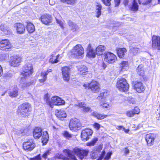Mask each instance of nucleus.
I'll list each match as a JSON object with an SVG mask.
<instances>
[{
  "instance_id": "obj_1",
  "label": "nucleus",
  "mask_w": 160,
  "mask_h": 160,
  "mask_svg": "<svg viewBox=\"0 0 160 160\" xmlns=\"http://www.w3.org/2000/svg\"><path fill=\"white\" fill-rule=\"evenodd\" d=\"M31 106L28 102H24L20 105L18 108L17 114L22 118L28 117L29 112L31 111Z\"/></svg>"
},
{
  "instance_id": "obj_2",
  "label": "nucleus",
  "mask_w": 160,
  "mask_h": 160,
  "mask_svg": "<svg viewBox=\"0 0 160 160\" xmlns=\"http://www.w3.org/2000/svg\"><path fill=\"white\" fill-rule=\"evenodd\" d=\"M117 88L120 91H127L129 88V85L126 79L123 78H118L117 84Z\"/></svg>"
},
{
  "instance_id": "obj_3",
  "label": "nucleus",
  "mask_w": 160,
  "mask_h": 160,
  "mask_svg": "<svg viewBox=\"0 0 160 160\" xmlns=\"http://www.w3.org/2000/svg\"><path fill=\"white\" fill-rule=\"evenodd\" d=\"M72 55L76 58H80L84 53V49L80 44H77L72 50Z\"/></svg>"
},
{
  "instance_id": "obj_4",
  "label": "nucleus",
  "mask_w": 160,
  "mask_h": 160,
  "mask_svg": "<svg viewBox=\"0 0 160 160\" xmlns=\"http://www.w3.org/2000/svg\"><path fill=\"white\" fill-rule=\"evenodd\" d=\"M33 72L32 64L28 62L26 63L23 66V71L21 74L24 77H27L31 75Z\"/></svg>"
},
{
  "instance_id": "obj_5",
  "label": "nucleus",
  "mask_w": 160,
  "mask_h": 160,
  "mask_svg": "<svg viewBox=\"0 0 160 160\" xmlns=\"http://www.w3.org/2000/svg\"><path fill=\"white\" fill-rule=\"evenodd\" d=\"M83 86L86 88L90 89L93 92H97L100 90L98 83L95 81H92L90 83L85 84Z\"/></svg>"
},
{
  "instance_id": "obj_6",
  "label": "nucleus",
  "mask_w": 160,
  "mask_h": 160,
  "mask_svg": "<svg viewBox=\"0 0 160 160\" xmlns=\"http://www.w3.org/2000/svg\"><path fill=\"white\" fill-rule=\"evenodd\" d=\"M104 61L108 63H112L115 62L117 59L116 56L113 53L107 52L104 53Z\"/></svg>"
},
{
  "instance_id": "obj_7",
  "label": "nucleus",
  "mask_w": 160,
  "mask_h": 160,
  "mask_svg": "<svg viewBox=\"0 0 160 160\" xmlns=\"http://www.w3.org/2000/svg\"><path fill=\"white\" fill-rule=\"evenodd\" d=\"M93 133L92 131L90 129H86L82 131L81 138L83 141H86L90 138Z\"/></svg>"
},
{
  "instance_id": "obj_8",
  "label": "nucleus",
  "mask_w": 160,
  "mask_h": 160,
  "mask_svg": "<svg viewBox=\"0 0 160 160\" xmlns=\"http://www.w3.org/2000/svg\"><path fill=\"white\" fill-rule=\"evenodd\" d=\"M22 61L21 57L19 55L12 56L10 60V65L14 67L18 66Z\"/></svg>"
},
{
  "instance_id": "obj_9",
  "label": "nucleus",
  "mask_w": 160,
  "mask_h": 160,
  "mask_svg": "<svg viewBox=\"0 0 160 160\" xmlns=\"http://www.w3.org/2000/svg\"><path fill=\"white\" fill-rule=\"evenodd\" d=\"M81 127L79 120L77 118H72L69 123V128L71 130H76Z\"/></svg>"
},
{
  "instance_id": "obj_10",
  "label": "nucleus",
  "mask_w": 160,
  "mask_h": 160,
  "mask_svg": "<svg viewBox=\"0 0 160 160\" xmlns=\"http://www.w3.org/2000/svg\"><path fill=\"white\" fill-rule=\"evenodd\" d=\"M35 147V144L32 139H29L27 142H24L23 144V149L28 151H31Z\"/></svg>"
},
{
  "instance_id": "obj_11",
  "label": "nucleus",
  "mask_w": 160,
  "mask_h": 160,
  "mask_svg": "<svg viewBox=\"0 0 160 160\" xmlns=\"http://www.w3.org/2000/svg\"><path fill=\"white\" fill-rule=\"evenodd\" d=\"M41 22L45 25H49L52 22V16L49 14H44L41 17Z\"/></svg>"
},
{
  "instance_id": "obj_12",
  "label": "nucleus",
  "mask_w": 160,
  "mask_h": 160,
  "mask_svg": "<svg viewBox=\"0 0 160 160\" xmlns=\"http://www.w3.org/2000/svg\"><path fill=\"white\" fill-rule=\"evenodd\" d=\"M152 46L154 49L160 50V37L153 36L152 38Z\"/></svg>"
},
{
  "instance_id": "obj_13",
  "label": "nucleus",
  "mask_w": 160,
  "mask_h": 160,
  "mask_svg": "<svg viewBox=\"0 0 160 160\" xmlns=\"http://www.w3.org/2000/svg\"><path fill=\"white\" fill-rule=\"evenodd\" d=\"M62 71L63 80L67 82L68 81L70 77L69 68L67 67H63L62 69Z\"/></svg>"
},
{
  "instance_id": "obj_14",
  "label": "nucleus",
  "mask_w": 160,
  "mask_h": 160,
  "mask_svg": "<svg viewBox=\"0 0 160 160\" xmlns=\"http://www.w3.org/2000/svg\"><path fill=\"white\" fill-rule=\"evenodd\" d=\"M73 151L81 159H83L88 153V152L85 150H81L77 148H74Z\"/></svg>"
},
{
  "instance_id": "obj_15",
  "label": "nucleus",
  "mask_w": 160,
  "mask_h": 160,
  "mask_svg": "<svg viewBox=\"0 0 160 160\" xmlns=\"http://www.w3.org/2000/svg\"><path fill=\"white\" fill-rule=\"evenodd\" d=\"M52 106L53 105H61L64 104L65 103L64 100L56 96L52 97Z\"/></svg>"
},
{
  "instance_id": "obj_16",
  "label": "nucleus",
  "mask_w": 160,
  "mask_h": 160,
  "mask_svg": "<svg viewBox=\"0 0 160 160\" xmlns=\"http://www.w3.org/2000/svg\"><path fill=\"white\" fill-rule=\"evenodd\" d=\"M11 47V44L8 40L5 39L0 41V49L5 50Z\"/></svg>"
},
{
  "instance_id": "obj_17",
  "label": "nucleus",
  "mask_w": 160,
  "mask_h": 160,
  "mask_svg": "<svg viewBox=\"0 0 160 160\" xmlns=\"http://www.w3.org/2000/svg\"><path fill=\"white\" fill-rule=\"evenodd\" d=\"M133 87L134 89L139 93L142 92L145 90V87L141 82H135Z\"/></svg>"
},
{
  "instance_id": "obj_18",
  "label": "nucleus",
  "mask_w": 160,
  "mask_h": 160,
  "mask_svg": "<svg viewBox=\"0 0 160 160\" xmlns=\"http://www.w3.org/2000/svg\"><path fill=\"white\" fill-rule=\"evenodd\" d=\"M42 130L39 127L35 128L33 131V137L35 139L39 138L42 135Z\"/></svg>"
},
{
  "instance_id": "obj_19",
  "label": "nucleus",
  "mask_w": 160,
  "mask_h": 160,
  "mask_svg": "<svg viewBox=\"0 0 160 160\" xmlns=\"http://www.w3.org/2000/svg\"><path fill=\"white\" fill-rule=\"evenodd\" d=\"M87 54L90 58H94L95 57L96 54L94 50L92 48L91 44H89L87 48Z\"/></svg>"
},
{
  "instance_id": "obj_20",
  "label": "nucleus",
  "mask_w": 160,
  "mask_h": 160,
  "mask_svg": "<svg viewBox=\"0 0 160 160\" xmlns=\"http://www.w3.org/2000/svg\"><path fill=\"white\" fill-rule=\"evenodd\" d=\"M145 139L148 145L149 146H151L153 144L154 140L153 134H147L146 135Z\"/></svg>"
},
{
  "instance_id": "obj_21",
  "label": "nucleus",
  "mask_w": 160,
  "mask_h": 160,
  "mask_svg": "<svg viewBox=\"0 0 160 160\" xmlns=\"http://www.w3.org/2000/svg\"><path fill=\"white\" fill-rule=\"evenodd\" d=\"M56 115L60 120H63L66 117L67 115L65 111L62 110H57L56 111Z\"/></svg>"
},
{
  "instance_id": "obj_22",
  "label": "nucleus",
  "mask_w": 160,
  "mask_h": 160,
  "mask_svg": "<svg viewBox=\"0 0 160 160\" xmlns=\"http://www.w3.org/2000/svg\"><path fill=\"white\" fill-rule=\"evenodd\" d=\"M129 8L131 11L136 12L138 10V5L136 0H133L131 4L129 5Z\"/></svg>"
},
{
  "instance_id": "obj_23",
  "label": "nucleus",
  "mask_w": 160,
  "mask_h": 160,
  "mask_svg": "<svg viewBox=\"0 0 160 160\" xmlns=\"http://www.w3.org/2000/svg\"><path fill=\"white\" fill-rule=\"evenodd\" d=\"M0 30L5 35H9L12 33L11 29L4 25L1 24L0 26Z\"/></svg>"
},
{
  "instance_id": "obj_24",
  "label": "nucleus",
  "mask_w": 160,
  "mask_h": 160,
  "mask_svg": "<svg viewBox=\"0 0 160 160\" xmlns=\"http://www.w3.org/2000/svg\"><path fill=\"white\" fill-rule=\"evenodd\" d=\"M140 112V109L137 108L133 110L127 111L126 113L127 115L129 117H132L135 114H138Z\"/></svg>"
},
{
  "instance_id": "obj_25",
  "label": "nucleus",
  "mask_w": 160,
  "mask_h": 160,
  "mask_svg": "<svg viewBox=\"0 0 160 160\" xmlns=\"http://www.w3.org/2000/svg\"><path fill=\"white\" fill-rule=\"evenodd\" d=\"M16 26L17 33L22 34L24 32L25 28L23 25L20 23H17L16 25Z\"/></svg>"
},
{
  "instance_id": "obj_26",
  "label": "nucleus",
  "mask_w": 160,
  "mask_h": 160,
  "mask_svg": "<svg viewBox=\"0 0 160 160\" xmlns=\"http://www.w3.org/2000/svg\"><path fill=\"white\" fill-rule=\"evenodd\" d=\"M105 49V47L103 45L98 46L96 48V54L98 55H102Z\"/></svg>"
},
{
  "instance_id": "obj_27",
  "label": "nucleus",
  "mask_w": 160,
  "mask_h": 160,
  "mask_svg": "<svg viewBox=\"0 0 160 160\" xmlns=\"http://www.w3.org/2000/svg\"><path fill=\"white\" fill-rule=\"evenodd\" d=\"M78 69L80 72V74L81 75L86 74L88 72L87 68L84 65L78 66Z\"/></svg>"
},
{
  "instance_id": "obj_28",
  "label": "nucleus",
  "mask_w": 160,
  "mask_h": 160,
  "mask_svg": "<svg viewBox=\"0 0 160 160\" xmlns=\"http://www.w3.org/2000/svg\"><path fill=\"white\" fill-rule=\"evenodd\" d=\"M119 68L122 70H126L129 67L128 62L127 61H122L119 64Z\"/></svg>"
},
{
  "instance_id": "obj_29",
  "label": "nucleus",
  "mask_w": 160,
  "mask_h": 160,
  "mask_svg": "<svg viewBox=\"0 0 160 160\" xmlns=\"http://www.w3.org/2000/svg\"><path fill=\"white\" fill-rule=\"evenodd\" d=\"M91 115L98 119H103L108 116L107 115H102L96 112H93L92 113Z\"/></svg>"
},
{
  "instance_id": "obj_30",
  "label": "nucleus",
  "mask_w": 160,
  "mask_h": 160,
  "mask_svg": "<svg viewBox=\"0 0 160 160\" xmlns=\"http://www.w3.org/2000/svg\"><path fill=\"white\" fill-rule=\"evenodd\" d=\"M102 8V5L98 3L96 6L95 11L96 16L97 18H98L101 15Z\"/></svg>"
},
{
  "instance_id": "obj_31",
  "label": "nucleus",
  "mask_w": 160,
  "mask_h": 160,
  "mask_svg": "<svg viewBox=\"0 0 160 160\" xmlns=\"http://www.w3.org/2000/svg\"><path fill=\"white\" fill-rule=\"evenodd\" d=\"M63 152L67 153L68 157H69L72 160H77L75 156L72 154V152L68 149H64Z\"/></svg>"
},
{
  "instance_id": "obj_32",
  "label": "nucleus",
  "mask_w": 160,
  "mask_h": 160,
  "mask_svg": "<svg viewBox=\"0 0 160 160\" xmlns=\"http://www.w3.org/2000/svg\"><path fill=\"white\" fill-rule=\"evenodd\" d=\"M18 88L17 87H15L11 90L9 93L10 96L12 97H16L18 94Z\"/></svg>"
},
{
  "instance_id": "obj_33",
  "label": "nucleus",
  "mask_w": 160,
  "mask_h": 160,
  "mask_svg": "<svg viewBox=\"0 0 160 160\" xmlns=\"http://www.w3.org/2000/svg\"><path fill=\"white\" fill-rule=\"evenodd\" d=\"M144 66L142 64L139 65L137 68V74L141 76H143L144 74Z\"/></svg>"
},
{
  "instance_id": "obj_34",
  "label": "nucleus",
  "mask_w": 160,
  "mask_h": 160,
  "mask_svg": "<svg viewBox=\"0 0 160 160\" xmlns=\"http://www.w3.org/2000/svg\"><path fill=\"white\" fill-rule=\"evenodd\" d=\"M27 29L28 32L30 33H32L35 30V28L34 25L30 22H27Z\"/></svg>"
},
{
  "instance_id": "obj_35",
  "label": "nucleus",
  "mask_w": 160,
  "mask_h": 160,
  "mask_svg": "<svg viewBox=\"0 0 160 160\" xmlns=\"http://www.w3.org/2000/svg\"><path fill=\"white\" fill-rule=\"evenodd\" d=\"M47 74L45 72H42L38 76L39 81L41 82H44L47 79Z\"/></svg>"
},
{
  "instance_id": "obj_36",
  "label": "nucleus",
  "mask_w": 160,
  "mask_h": 160,
  "mask_svg": "<svg viewBox=\"0 0 160 160\" xmlns=\"http://www.w3.org/2000/svg\"><path fill=\"white\" fill-rule=\"evenodd\" d=\"M103 101H101V102L99 103L100 107L103 109H110L111 107L110 105L108 103L105 102Z\"/></svg>"
},
{
  "instance_id": "obj_37",
  "label": "nucleus",
  "mask_w": 160,
  "mask_h": 160,
  "mask_svg": "<svg viewBox=\"0 0 160 160\" xmlns=\"http://www.w3.org/2000/svg\"><path fill=\"white\" fill-rule=\"evenodd\" d=\"M127 52L126 49L125 48H119L117 51V53L120 58L123 57Z\"/></svg>"
},
{
  "instance_id": "obj_38",
  "label": "nucleus",
  "mask_w": 160,
  "mask_h": 160,
  "mask_svg": "<svg viewBox=\"0 0 160 160\" xmlns=\"http://www.w3.org/2000/svg\"><path fill=\"white\" fill-rule=\"evenodd\" d=\"M109 94V93L107 92H102L99 94L97 99L99 100L104 101Z\"/></svg>"
},
{
  "instance_id": "obj_39",
  "label": "nucleus",
  "mask_w": 160,
  "mask_h": 160,
  "mask_svg": "<svg viewBox=\"0 0 160 160\" xmlns=\"http://www.w3.org/2000/svg\"><path fill=\"white\" fill-rule=\"evenodd\" d=\"M44 100L50 107H52V98H50V96L49 94L47 93L44 95Z\"/></svg>"
},
{
  "instance_id": "obj_40",
  "label": "nucleus",
  "mask_w": 160,
  "mask_h": 160,
  "mask_svg": "<svg viewBox=\"0 0 160 160\" xmlns=\"http://www.w3.org/2000/svg\"><path fill=\"white\" fill-rule=\"evenodd\" d=\"M48 139L49 136L47 131L44 132L42 136V142L43 143H46L48 141Z\"/></svg>"
},
{
  "instance_id": "obj_41",
  "label": "nucleus",
  "mask_w": 160,
  "mask_h": 160,
  "mask_svg": "<svg viewBox=\"0 0 160 160\" xmlns=\"http://www.w3.org/2000/svg\"><path fill=\"white\" fill-rule=\"evenodd\" d=\"M153 0H138L139 4H142V5H146L149 4H152Z\"/></svg>"
},
{
  "instance_id": "obj_42",
  "label": "nucleus",
  "mask_w": 160,
  "mask_h": 160,
  "mask_svg": "<svg viewBox=\"0 0 160 160\" xmlns=\"http://www.w3.org/2000/svg\"><path fill=\"white\" fill-rule=\"evenodd\" d=\"M50 62L52 63H57L59 62V61L55 58V55L54 54H52L50 56V58L49 60Z\"/></svg>"
},
{
  "instance_id": "obj_43",
  "label": "nucleus",
  "mask_w": 160,
  "mask_h": 160,
  "mask_svg": "<svg viewBox=\"0 0 160 160\" xmlns=\"http://www.w3.org/2000/svg\"><path fill=\"white\" fill-rule=\"evenodd\" d=\"M77 0H61V1L63 3H66L67 4L73 5L76 2Z\"/></svg>"
},
{
  "instance_id": "obj_44",
  "label": "nucleus",
  "mask_w": 160,
  "mask_h": 160,
  "mask_svg": "<svg viewBox=\"0 0 160 160\" xmlns=\"http://www.w3.org/2000/svg\"><path fill=\"white\" fill-rule=\"evenodd\" d=\"M139 48L137 47H131L130 48L131 53H133L134 55L137 54L139 51Z\"/></svg>"
},
{
  "instance_id": "obj_45",
  "label": "nucleus",
  "mask_w": 160,
  "mask_h": 160,
  "mask_svg": "<svg viewBox=\"0 0 160 160\" xmlns=\"http://www.w3.org/2000/svg\"><path fill=\"white\" fill-rule=\"evenodd\" d=\"M36 82L35 80H33L32 81H31L30 82H26L25 83H23L21 85L22 88H24L26 87L29 86L30 85L32 84H34Z\"/></svg>"
},
{
  "instance_id": "obj_46",
  "label": "nucleus",
  "mask_w": 160,
  "mask_h": 160,
  "mask_svg": "<svg viewBox=\"0 0 160 160\" xmlns=\"http://www.w3.org/2000/svg\"><path fill=\"white\" fill-rule=\"evenodd\" d=\"M69 26L71 27L72 29L76 30L78 28V26L73 22L69 21L68 22Z\"/></svg>"
},
{
  "instance_id": "obj_47",
  "label": "nucleus",
  "mask_w": 160,
  "mask_h": 160,
  "mask_svg": "<svg viewBox=\"0 0 160 160\" xmlns=\"http://www.w3.org/2000/svg\"><path fill=\"white\" fill-rule=\"evenodd\" d=\"M98 139L97 138H93L91 142L87 143V146H94L98 141Z\"/></svg>"
},
{
  "instance_id": "obj_48",
  "label": "nucleus",
  "mask_w": 160,
  "mask_h": 160,
  "mask_svg": "<svg viewBox=\"0 0 160 160\" xmlns=\"http://www.w3.org/2000/svg\"><path fill=\"white\" fill-rule=\"evenodd\" d=\"M62 135L66 138L69 139L72 137V135L67 131H64L62 133Z\"/></svg>"
},
{
  "instance_id": "obj_49",
  "label": "nucleus",
  "mask_w": 160,
  "mask_h": 160,
  "mask_svg": "<svg viewBox=\"0 0 160 160\" xmlns=\"http://www.w3.org/2000/svg\"><path fill=\"white\" fill-rule=\"evenodd\" d=\"M103 3L106 6H109L111 5V0H101Z\"/></svg>"
},
{
  "instance_id": "obj_50",
  "label": "nucleus",
  "mask_w": 160,
  "mask_h": 160,
  "mask_svg": "<svg viewBox=\"0 0 160 160\" xmlns=\"http://www.w3.org/2000/svg\"><path fill=\"white\" fill-rule=\"evenodd\" d=\"M75 105L78 106L79 107L82 108L83 109L84 107L86 106V104L84 102H79L78 104H75Z\"/></svg>"
},
{
  "instance_id": "obj_51",
  "label": "nucleus",
  "mask_w": 160,
  "mask_h": 160,
  "mask_svg": "<svg viewBox=\"0 0 160 160\" xmlns=\"http://www.w3.org/2000/svg\"><path fill=\"white\" fill-rule=\"evenodd\" d=\"M82 110L83 112H88L89 111H91V109L90 107H86L85 106L82 109Z\"/></svg>"
},
{
  "instance_id": "obj_52",
  "label": "nucleus",
  "mask_w": 160,
  "mask_h": 160,
  "mask_svg": "<svg viewBox=\"0 0 160 160\" xmlns=\"http://www.w3.org/2000/svg\"><path fill=\"white\" fill-rule=\"evenodd\" d=\"M112 154L111 152H108L107 153L106 155L104 158V160H108L111 158V156Z\"/></svg>"
},
{
  "instance_id": "obj_53",
  "label": "nucleus",
  "mask_w": 160,
  "mask_h": 160,
  "mask_svg": "<svg viewBox=\"0 0 160 160\" xmlns=\"http://www.w3.org/2000/svg\"><path fill=\"white\" fill-rule=\"evenodd\" d=\"M41 158L40 154H38L33 158H30V160H41Z\"/></svg>"
},
{
  "instance_id": "obj_54",
  "label": "nucleus",
  "mask_w": 160,
  "mask_h": 160,
  "mask_svg": "<svg viewBox=\"0 0 160 160\" xmlns=\"http://www.w3.org/2000/svg\"><path fill=\"white\" fill-rule=\"evenodd\" d=\"M50 153V151L49 150H48L46 152L42 155V157L43 158H47V156Z\"/></svg>"
},
{
  "instance_id": "obj_55",
  "label": "nucleus",
  "mask_w": 160,
  "mask_h": 160,
  "mask_svg": "<svg viewBox=\"0 0 160 160\" xmlns=\"http://www.w3.org/2000/svg\"><path fill=\"white\" fill-rule=\"evenodd\" d=\"M93 126L97 130H98L100 128V125L98 123L95 122L93 124Z\"/></svg>"
},
{
  "instance_id": "obj_56",
  "label": "nucleus",
  "mask_w": 160,
  "mask_h": 160,
  "mask_svg": "<svg viewBox=\"0 0 160 160\" xmlns=\"http://www.w3.org/2000/svg\"><path fill=\"white\" fill-rule=\"evenodd\" d=\"M129 102L130 104H134L136 103V101L134 98H132L129 100Z\"/></svg>"
},
{
  "instance_id": "obj_57",
  "label": "nucleus",
  "mask_w": 160,
  "mask_h": 160,
  "mask_svg": "<svg viewBox=\"0 0 160 160\" xmlns=\"http://www.w3.org/2000/svg\"><path fill=\"white\" fill-rule=\"evenodd\" d=\"M101 149H102V148L100 147H98L96 150V151L97 152H94V153H93L92 155L94 154V155L95 156V154L96 153L99 152L101 150ZM92 156H93V155Z\"/></svg>"
},
{
  "instance_id": "obj_58",
  "label": "nucleus",
  "mask_w": 160,
  "mask_h": 160,
  "mask_svg": "<svg viewBox=\"0 0 160 160\" xmlns=\"http://www.w3.org/2000/svg\"><path fill=\"white\" fill-rule=\"evenodd\" d=\"M106 154L105 151L104 150H103L102 153L100 155V157L103 159Z\"/></svg>"
},
{
  "instance_id": "obj_59",
  "label": "nucleus",
  "mask_w": 160,
  "mask_h": 160,
  "mask_svg": "<svg viewBox=\"0 0 160 160\" xmlns=\"http://www.w3.org/2000/svg\"><path fill=\"white\" fill-rule=\"evenodd\" d=\"M56 21H57V22L58 24H59L60 26H61V27L62 28H63V25L62 22L61 21L58 19H56Z\"/></svg>"
},
{
  "instance_id": "obj_60",
  "label": "nucleus",
  "mask_w": 160,
  "mask_h": 160,
  "mask_svg": "<svg viewBox=\"0 0 160 160\" xmlns=\"http://www.w3.org/2000/svg\"><path fill=\"white\" fill-rule=\"evenodd\" d=\"M115 3V6L117 7L120 4V0H114Z\"/></svg>"
},
{
  "instance_id": "obj_61",
  "label": "nucleus",
  "mask_w": 160,
  "mask_h": 160,
  "mask_svg": "<svg viewBox=\"0 0 160 160\" xmlns=\"http://www.w3.org/2000/svg\"><path fill=\"white\" fill-rule=\"evenodd\" d=\"M124 127L122 126H116V128L119 130H122Z\"/></svg>"
},
{
  "instance_id": "obj_62",
  "label": "nucleus",
  "mask_w": 160,
  "mask_h": 160,
  "mask_svg": "<svg viewBox=\"0 0 160 160\" xmlns=\"http://www.w3.org/2000/svg\"><path fill=\"white\" fill-rule=\"evenodd\" d=\"M129 152V149L127 148H125L124 149V153L125 155H127Z\"/></svg>"
},
{
  "instance_id": "obj_63",
  "label": "nucleus",
  "mask_w": 160,
  "mask_h": 160,
  "mask_svg": "<svg viewBox=\"0 0 160 160\" xmlns=\"http://www.w3.org/2000/svg\"><path fill=\"white\" fill-rule=\"evenodd\" d=\"M52 71V70L51 69H49L47 71H44V72H45V73H46V74H47V75L49 72H51Z\"/></svg>"
},
{
  "instance_id": "obj_64",
  "label": "nucleus",
  "mask_w": 160,
  "mask_h": 160,
  "mask_svg": "<svg viewBox=\"0 0 160 160\" xmlns=\"http://www.w3.org/2000/svg\"><path fill=\"white\" fill-rule=\"evenodd\" d=\"M128 0H124L123 3L125 6H126L128 5Z\"/></svg>"
}]
</instances>
